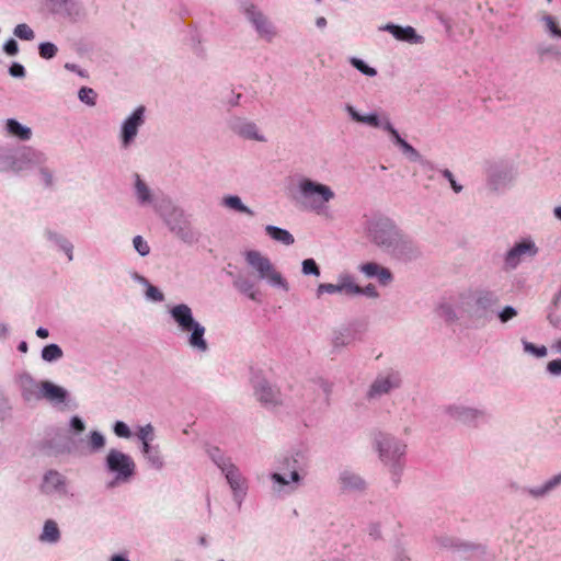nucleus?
<instances>
[{
    "mask_svg": "<svg viewBox=\"0 0 561 561\" xmlns=\"http://www.w3.org/2000/svg\"><path fill=\"white\" fill-rule=\"evenodd\" d=\"M255 394L264 403H276L278 398V391L266 382L256 388Z\"/></svg>",
    "mask_w": 561,
    "mask_h": 561,
    "instance_id": "obj_22",
    "label": "nucleus"
},
{
    "mask_svg": "<svg viewBox=\"0 0 561 561\" xmlns=\"http://www.w3.org/2000/svg\"><path fill=\"white\" fill-rule=\"evenodd\" d=\"M218 467L226 473V478L230 484V486L237 491L241 489V477L238 472V469L226 461H217Z\"/></svg>",
    "mask_w": 561,
    "mask_h": 561,
    "instance_id": "obj_19",
    "label": "nucleus"
},
{
    "mask_svg": "<svg viewBox=\"0 0 561 561\" xmlns=\"http://www.w3.org/2000/svg\"><path fill=\"white\" fill-rule=\"evenodd\" d=\"M36 335L41 339H46L48 337L49 333H48V330L45 329V328H38L36 330Z\"/></svg>",
    "mask_w": 561,
    "mask_h": 561,
    "instance_id": "obj_58",
    "label": "nucleus"
},
{
    "mask_svg": "<svg viewBox=\"0 0 561 561\" xmlns=\"http://www.w3.org/2000/svg\"><path fill=\"white\" fill-rule=\"evenodd\" d=\"M89 444L93 450H98L104 446L105 440H104V437L100 433L92 432L90 439H89Z\"/></svg>",
    "mask_w": 561,
    "mask_h": 561,
    "instance_id": "obj_40",
    "label": "nucleus"
},
{
    "mask_svg": "<svg viewBox=\"0 0 561 561\" xmlns=\"http://www.w3.org/2000/svg\"><path fill=\"white\" fill-rule=\"evenodd\" d=\"M236 286L244 291V293H249V297L254 300L255 299V294L253 291H251L252 289V285L250 283H248L247 280H242V279H238L236 280Z\"/></svg>",
    "mask_w": 561,
    "mask_h": 561,
    "instance_id": "obj_48",
    "label": "nucleus"
},
{
    "mask_svg": "<svg viewBox=\"0 0 561 561\" xmlns=\"http://www.w3.org/2000/svg\"><path fill=\"white\" fill-rule=\"evenodd\" d=\"M133 243H134V248L140 255L145 256L150 252V248H149L147 241H145L142 239V237L136 236L133 240Z\"/></svg>",
    "mask_w": 561,
    "mask_h": 561,
    "instance_id": "obj_37",
    "label": "nucleus"
},
{
    "mask_svg": "<svg viewBox=\"0 0 561 561\" xmlns=\"http://www.w3.org/2000/svg\"><path fill=\"white\" fill-rule=\"evenodd\" d=\"M299 187L304 198L308 201L313 208L322 207L334 197V193L329 186L312 182L308 179L302 180Z\"/></svg>",
    "mask_w": 561,
    "mask_h": 561,
    "instance_id": "obj_5",
    "label": "nucleus"
},
{
    "mask_svg": "<svg viewBox=\"0 0 561 561\" xmlns=\"http://www.w3.org/2000/svg\"><path fill=\"white\" fill-rule=\"evenodd\" d=\"M378 448L380 453V457L382 459L394 458L396 456H401L404 454L405 446L396 443L390 437H385L382 440L378 442Z\"/></svg>",
    "mask_w": 561,
    "mask_h": 561,
    "instance_id": "obj_15",
    "label": "nucleus"
},
{
    "mask_svg": "<svg viewBox=\"0 0 561 561\" xmlns=\"http://www.w3.org/2000/svg\"><path fill=\"white\" fill-rule=\"evenodd\" d=\"M400 379L397 375L391 374L387 377L377 378L371 385L369 396L374 397L377 394L387 393L390 389L399 386Z\"/></svg>",
    "mask_w": 561,
    "mask_h": 561,
    "instance_id": "obj_17",
    "label": "nucleus"
},
{
    "mask_svg": "<svg viewBox=\"0 0 561 561\" xmlns=\"http://www.w3.org/2000/svg\"><path fill=\"white\" fill-rule=\"evenodd\" d=\"M146 295L149 299L154 301H162L163 300V294L154 286L148 285Z\"/></svg>",
    "mask_w": 561,
    "mask_h": 561,
    "instance_id": "obj_46",
    "label": "nucleus"
},
{
    "mask_svg": "<svg viewBox=\"0 0 561 561\" xmlns=\"http://www.w3.org/2000/svg\"><path fill=\"white\" fill-rule=\"evenodd\" d=\"M537 253V248L534 242L531 241H523L520 243H517L513 249L510 250V252L506 255V263L507 265L515 267L520 257L523 255H535Z\"/></svg>",
    "mask_w": 561,
    "mask_h": 561,
    "instance_id": "obj_11",
    "label": "nucleus"
},
{
    "mask_svg": "<svg viewBox=\"0 0 561 561\" xmlns=\"http://www.w3.org/2000/svg\"><path fill=\"white\" fill-rule=\"evenodd\" d=\"M72 430L77 432H82L84 430L83 422L77 416L72 417Z\"/></svg>",
    "mask_w": 561,
    "mask_h": 561,
    "instance_id": "obj_54",
    "label": "nucleus"
},
{
    "mask_svg": "<svg viewBox=\"0 0 561 561\" xmlns=\"http://www.w3.org/2000/svg\"><path fill=\"white\" fill-rule=\"evenodd\" d=\"M302 273L306 275L312 274L316 276L320 275L319 266L313 259H306L302 262Z\"/></svg>",
    "mask_w": 561,
    "mask_h": 561,
    "instance_id": "obj_35",
    "label": "nucleus"
},
{
    "mask_svg": "<svg viewBox=\"0 0 561 561\" xmlns=\"http://www.w3.org/2000/svg\"><path fill=\"white\" fill-rule=\"evenodd\" d=\"M316 23H317V26H319V27H324V26L327 25V20H325L324 18H322V16H321V18H318V19H317V22H316Z\"/></svg>",
    "mask_w": 561,
    "mask_h": 561,
    "instance_id": "obj_60",
    "label": "nucleus"
},
{
    "mask_svg": "<svg viewBox=\"0 0 561 561\" xmlns=\"http://www.w3.org/2000/svg\"><path fill=\"white\" fill-rule=\"evenodd\" d=\"M371 237L375 243L387 248L392 247L400 240V234L390 222L376 225L371 230Z\"/></svg>",
    "mask_w": 561,
    "mask_h": 561,
    "instance_id": "obj_8",
    "label": "nucleus"
},
{
    "mask_svg": "<svg viewBox=\"0 0 561 561\" xmlns=\"http://www.w3.org/2000/svg\"><path fill=\"white\" fill-rule=\"evenodd\" d=\"M9 73L13 78L22 79L25 77V68L19 62H13L9 68Z\"/></svg>",
    "mask_w": 561,
    "mask_h": 561,
    "instance_id": "obj_44",
    "label": "nucleus"
},
{
    "mask_svg": "<svg viewBox=\"0 0 561 561\" xmlns=\"http://www.w3.org/2000/svg\"><path fill=\"white\" fill-rule=\"evenodd\" d=\"M1 131L5 137L20 142H27L33 138V129L16 118H5L1 123Z\"/></svg>",
    "mask_w": 561,
    "mask_h": 561,
    "instance_id": "obj_7",
    "label": "nucleus"
},
{
    "mask_svg": "<svg viewBox=\"0 0 561 561\" xmlns=\"http://www.w3.org/2000/svg\"><path fill=\"white\" fill-rule=\"evenodd\" d=\"M78 96L80 101L85 103L87 105L92 106L95 104L96 93L91 88L80 89Z\"/></svg>",
    "mask_w": 561,
    "mask_h": 561,
    "instance_id": "obj_33",
    "label": "nucleus"
},
{
    "mask_svg": "<svg viewBox=\"0 0 561 561\" xmlns=\"http://www.w3.org/2000/svg\"><path fill=\"white\" fill-rule=\"evenodd\" d=\"M559 352H561V340H559L556 344Z\"/></svg>",
    "mask_w": 561,
    "mask_h": 561,
    "instance_id": "obj_63",
    "label": "nucleus"
},
{
    "mask_svg": "<svg viewBox=\"0 0 561 561\" xmlns=\"http://www.w3.org/2000/svg\"><path fill=\"white\" fill-rule=\"evenodd\" d=\"M137 436L140 440H152L153 439V426L147 424L139 428Z\"/></svg>",
    "mask_w": 561,
    "mask_h": 561,
    "instance_id": "obj_41",
    "label": "nucleus"
},
{
    "mask_svg": "<svg viewBox=\"0 0 561 561\" xmlns=\"http://www.w3.org/2000/svg\"><path fill=\"white\" fill-rule=\"evenodd\" d=\"M553 213H554V216H556L558 219H560V220H561V206L556 207V208H554V210H553Z\"/></svg>",
    "mask_w": 561,
    "mask_h": 561,
    "instance_id": "obj_61",
    "label": "nucleus"
},
{
    "mask_svg": "<svg viewBox=\"0 0 561 561\" xmlns=\"http://www.w3.org/2000/svg\"><path fill=\"white\" fill-rule=\"evenodd\" d=\"M65 477L55 470H49L44 476L42 491L46 494L58 493L65 489Z\"/></svg>",
    "mask_w": 561,
    "mask_h": 561,
    "instance_id": "obj_12",
    "label": "nucleus"
},
{
    "mask_svg": "<svg viewBox=\"0 0 561 561\" xmlns=\"http://www.w3.org/2000/svg\"><path fill=\"white\" fill-rule=\"evenodd\" d=\"M64 353L57 344L46 345L42 351V358L47 363H53L62 357Z\"/></svg>",
    "mask_w": 561,
    "mask_h": 561,
    "instance_id": "obj_26",
    "label": "nucleus"
},
{
    "mask_svg": "<svg viewBox=\"0 0 561 561\" xmlns=\"http://www.w3.org/2000/svg\"><path fill=\"white\" fill-rule=\"evenodd\" d=\"M13 34L23 41H32L35 37L34 31L25 23L18 24L14 27Z\"/></svg>",
    "mask_w": 561,
    "mask_h": 561,
    "instance_id": "obj_31",
    "label": "nucleus"
},
{
    "mask_svg": "<svg viewBox=\"0 0 561 561\" xmlns=\"http://www.w3.org/2000/svg\"><path fill=\"white\" fill-rule=\"evenodd\" d=\"M110 471L117 473V479L128 480L135 472V462L128 455L111 449L106 457Z\"/></svg>",
    "mask_w": 561,
    "mask_h": 561,
    "instance_id": "obj_6",
    "label": "nucleus"
},
{
    "mask_svg": "<svg viewBox=\"0 0 561 561\" xmlns=\"http://www.w3.org/2000/svg\"><path fill=\"white\" fill-rule=\"evenodd\" d=\"M10 328L7 323L0 321V339H5L9 335Z\"/></svg>",
    "mask_w": 561,
    "mask_h": 561,
    "instance_id": "obj_55",
    "label": "nucleus"
},
{
    "mask_svg": "<svg viewBox=\"0 0 561 561\" xmlns=\"http://www.w3.org/2000/svg\"><path fill=\"white\" fill-rule=\"evenodd\" d=\"M342 290H346L350 294H359L362 289L354 285L348 277H345L340 284H320L317 289L318 296L327 294H335Z\"/></svg>",
    "mask_w": 561,
    "mask_h": 561,
    "instance_id": "obj_13",
    "label": "nucleus"
},
{
    "mask_svg": "<svg viewBox=\"0 0 561 561\" xmlns=\"http://www.w3.org/2000/svg\"><path fill=\"white\" fill-rule=\"evenodd\" d=\"M238 133L247 138L255 139V140H264L263 137L259 136L256 133V126L253 123H243L238 126Z\"/></svg>",
    "mask_w": 561,
    "mask_h": 561,
    "instance_id": "obj_27",
    "label": "nucleus"
},
{
    "mask_svg": "<svg viewBox=\"0 0 561 561\" xmlns=\"http://www.w3.org/2000/svg\"><path fill=\"white\" fill-rule=\"evenodd\" d=\"M22 397L27 402L46 400L54 407H61L66 403L68 391L49 380H35L30 375L21 377Z\"/></svg>",
    "mask_w": 561,
    "mask_h": 561,
    "instance_id": "obj_1",
    "label": "nucleus"
},
{
    "mask_svg": "<svg viewBox=\"0 0 561 561\" xmlns=\"http://www.w3.org/2000/svg\"><path fill=\"white\" fill-rule=\"evenodd\" d=\"M245 261L262 279H266L271 285L278 286L288 290V284L273 266L270 259L256 250L245 252Z\"/></svg>",
    "mask_w": 561,
    "mask_h": 561,
    "instance_id": "obj_4",
    "label": "nucleus"
},
{
    "mask_svg": "<svg viewBox=\"0 0 561 561\" xmlns=\"http://www.w3.org/2000/svg\"><path fill=\"white\" fill-rule=\"evenodd\" d=\"M222 204L228 207V208H231L236 211H239V213H244V214H248L250 216L253 215V211L248 208L247 206H244L240 199V197L238 196H233V195H230V196H226L222 201Z\"/></svg>",
    "mask_w": 561,
    "mask_h": 561,
    "instance_id": "obj_24",
    "label": "nucleus"
},
{
    "mask_svg": "<svg viewBox=\"0 0 561 561\" xmlns=\"http://www.w3.org/2000/svg\"><path fill=\"white\" fill-rule=\"evenodd\" d=\"M377 276L379 278V282L383 285L388 284L392 278L390 271L382 266H380Z\"/></svg>",
    "mask_w": 561,
    "mask_h": 561,
    "instance_id": "obj_49",
    "label": "nucleus"
},
{
    "mask_svg": "<svg viewBox=\"0 0 561 561\" xmlns=\"http://www.w3.org/2000/svg\"><path fill=\"white\" fill-rule=\"evenodd\" d=\"M171 316L182 332H191L190 345L205 352L207 350V343L204 340L205 328L194 320L191 308L184 304L176 305L171 309Z\"/></svg>",
    "mask_w": 561,
    "mask_h": 561,
    "instance_id": "obj_3",
    "label": "nucleus"
},
{
    "mask_svg": "<svg viewBox=\"0 0 561 561\" xmlns=\"http://www.w3.org/2000/svg\"><path fill=\"white\" fill-rule=\"evenodd\" d=\"M3 50L9 56H15L19 53V46L15 39L11 38L8 42H5L3 46Z\"/></svg>",
    "mask_w": 561,
    "mask_h": 561,
    "instance_id": "obj_47",
    "label": "nucleus"
},
{
    "mask_svg": "<svg viewBox=\"0 0 561 561\" xmlns=\"http://www.w3.org/2000/svg\"><path fill=\"white\" fill-rule=\"evenodd\" d=\"M114 433L118 437L128 438L130 436V430L124 422H116L114 425Z\"/></svg>",
    "mask_w": 561,
    "mask_h": 561,
    "instance_id": "obj_42",
    "label": "nucleus"
},
{
    "mask_svg": "<svg viewBox=\"0 0 561 561\" xmlns=\"http://www.w3.org/2000/svg\"><path fill=\"white\" fill-rule=\"evenodd\" d=\"M148 461L156 467L157 469H160L163 466L162 456L160 454L159 447L154 446L150 454L145 455Z\"/></svg>",
    "mask_w": 561,
    "mask_h": 561,
    "instance_id": "obj_34",
    "label": "nucleus"
},
{
    "mask_svg": "<svg viewBox=\"0 0 561 561\" xmlns=\"http://www.w3.org/2000/svg\"><path fill=\"white\" fill-rule=\"evenodd\" d=\"M499 301L497 297L492 291H480L478 294L476 304L479 308L485 310L496 305Z\"/></svg>",
    "mask_w": 561,
    "mask_h": 561,
    "instance_id": "obj_25",
    "label": "nucleus"
},
{
    "mask_svg": "<svg viewBox=\"0 0 561 561\" xmlns=\"http://www.w3.org/2000/svg\"><path fill=\"white\" fill-rule=\"evenodd\" d=\"M272 479L280 484H288V481L279 473H273Z\"/></svg>",
    "mask_w": 561,
    "mask_h": 561,
    "instance_id": "obj_57",
    "label": "nucleus"
},
{
    "mask_svg": "<svg viewBox=\"0 0 561 561\" xmlns=\"http://www.w3.org/2000/svg\"><path fill=\"white\" fill-rule=\"evenodd\" d=\"M61 530L56 520L48 518L44 522L37 536V541L43 546L54 547L61 540Z\"/></svg>",
    "mask_w": 561,
    "mask_h": 561,
    "instance_id": "obj_9",
    "label": "nucleus"
},
{
    "mask_svg": "<svg viewBox=\"0 0 561 561\" xmlns=\"http://www.w3.org/2000/svg\"><path fill=\"white\" fill-rule=\"evenodd\" d=\"M70 442L69 430L67 427L57 428L50 432L48 445L54 453H60L68 448Z\"/></svg>",
    "mask_w": 561,
    "mask_h": 561,
    "instance_id": "obj_14",
    "label": "nucleus"
},
{
    "mask_svg": "<svg viewBox=\"0 0 561 561\" xmlns=\"http://www.w3.org/2000/svg\"><path fill=\"white\" fill-rule=\"evenodd\" d=\"M561 477H556L553 478L552 480H550L549 482L546 483V485L541 489V490H531L530 493L535 496H539V495H542L545 494L547 491L551 490L553 486H556L559 481H560Z\"/></svg>",
    "mask_w": 561,
    "mask_h": 561,
    "instance_id": "obj_45",
    "label": "nucleus"
},
{
    "mask_svg": "<svg viewBox=\"0 0 561 561\" xmlns=\"http://www.w3.org/2000/svg\"><path fill=\"white\" fill-rule=\"evenodd\" d=\"M265 231L273 240L283 244L290 245L295 242L293 234L285 229L268 225L265 227Z\"/></svg>",
    "mask_w": 561,
    "mask_h": 561,
    "instance_id": "obj_21",
    "label": "nucleus"
},
{
    "mask_svg": "<svg viewBox=\"0 0 561 561\" xmlns=\"http://www.w3.org/2000/svg\"><path fill=\"white\" fill-rule=\"evenodd\" d=\"M144 112L145 108L139 106L131 116L125 121L122 129L123 144L125 147L134 139L137 135L138 127L144 123Z\"/></svg>",
    "mask_w": 561,
    "mask_h": 561,
    "instance_id": "obj_10",
    "label": "nucleus"
},
{
    "mask_svg": "<svg viewBox=\"0 0 561 561\" xmlns=\"http://www.w3.org/2000/svg\"><path fill=\"white\" fill-rule=\"evenodd\" d=\"M516 316V310L513 307H505L503 311L500 313V319L502 322H506Z\"/></svg>",
    "mask_w": 561,
    "mask_h": 561,
    "instance_id": "obj_50",
    "label": "nucleus"
},
{
    "mask_svg": "<svg viewBox=\"0 0 561 561\" xmlns=\"http://www.w3.org/2000/svg\"><path fill=\"white\" fill-rule=\"evenodd\" d=\"M45 236L51 247L62 251L70 257V249L67 245V238L65 236L59 233L56 229H47Z\"/></svg>",
    "mask_w": 561,
    "mask_h": 561,
    "instance_id": "obj_20",
    "label": "nucleus"
},
{
    "mask_svg": "<svg viewBox=\"0 0 561 561\" xmlns=\"http://www.w3.org/2000/svg\"><path fill=\"white\" fill-rule=\"evenodd\" d=\"M556 36L561 37V30H559V32H557Z\"/></svg>",
    "mask_w": 561,
    "mask_h": 561,
    "instance_id": "obj_64",
    "label": "nucleus"
},
{
    "mask_svg": "<svg viewBox=\"0 0 561 561\" xmlns=\"http://www.w3.org/2000/svg\"><path fill=\"white\" fill-rule=\"evenodd\" d=\"M18 350L21 352V353H26L27 350H28V346H27V343L22 341L19 346H18Z\"/></svg>",
    "mask_w": 561,
    "mask_h": 561,
    "instance_id": "obj_59",
    "label": "nucleus"
},
{
    "mask_svg": "<svg viewBox=\"0 0 561 561\" xmlns=\"http://www.w3.org/2000/svg\"><path fill=\"white\" fill-rule=\"evenodd\" d=\"M150 442L151 440H141V443H142V454L144 455L150 454L152 448H154V446L150 445Z\"/></svg>",
    "mask_w": 561,
    "mask_h": 561,
    "instance_id": "obj_56",
    "label": "nucleus"
},
{
    "mask_svg": "<svg viewBox=\"0 0 561 561\" xmlns=\"http://www.w3.org/2000/svg\"><path fill=\"white\" fill-rule=\"evenodd\" d=\"M524 350L528 353L534 354L537 357H543L547 355L546 346H536L530 342H524Z\"/></svg>",
    "mask_w": 561,
    "mask_h": 561,
    "instance_id": "obj_38",
    "label": "nucleus"
},
{
    "mask_svg": "<svg viewBox=\"0 0 561 561\" xmlns=\"http://www.w3.org/2000/svg\"><path fill=\"white\" fill-rule=\"evenodd\" d=\"M548 370L553 375L561 374V360L554 359V360L549 362Z\"/></svg>",
    "mask_w": 561,
    "mask_h": 561,
    "instance_id": "obj_52",
    "label": "nucleus"
},
{
    "mask_svg": "<svg viewBox=\"0 0 561 561\" xmlns=\"http://www.w3.org/2000/svg\"><path fill=\"white\" fill-rule=\"evenodd\" d=\"M443 175L446 179H448V181L450 182L451 187L454 188V191L456 193H459L461 191L462 187L456 183V181L454 180L453 173L449 170H447V169L444 170L443 171Z\"/></svg>",
    "mask_w": 561,
    "mask_h": 561,
    "instance_id": "obj_51",
    "label": "nucleus"
},
{
    "mask_svg": "<svg viewBox=\"0 0 561 561\" xmlns=\"http://www.w3.org/2000/svg\"><path fill=\"white\" fill-rule=\"evenodd\" d=\"M382 127L391 134V136L393 137L394 141L404 150V152L416 154L415 149L410 144H408L404 139H402L400 137V135L392 127L390 122H388V121L385 122L382 124Z\"/></svg>",
    "mask_w": 561,
    "mask_h": 561,
    "instance_id": "obj_23",
    "label": "nucleus"
},
{
    "mask_svg": "<svg viewBox=\"0 0 561 561\" xmlns=\"http://www.w3.org/2000/svg\"><path fill=\"white\" fill-rule=\"evenodd\" d=\"M352 65H353L356 69H358L360 72H363V73H365V75H367V76L373 77V76H375V75L377 73V72H376V70H375L374 68H371V67L367 66V65H366L363 60H360V59H356V58L352 59Z\"/></svg>",
    "mask_w": 561,
    "mask_h": 561,
    "instance_id": "obj_39",
    "label": "nucleus"
},
{
    "mask_svg": "<svg viewBox=\"0 0 561 561\" xmlns=\"http://www.w3.org/2000/svg\"><path fill=\"white\" fill-rule=\"evenodd\" d=\"M380 270V265L376 264V263H373V262H369V263H366V264H363L360 266V271L369 276V277H373V276H377L378 274V271Z\"/></svg>",
    "mask_w": 561,
    "mask_h": 561,
    "instance_id": "obj_43",
    "label": "nucleus"
},
{
    "mask_svg": "<svg viewBox=\"0 0 561 561\" xmlns=\"http://www.w3.org/2000/svg\"><path fill=\"white\" fill-rule=\"evenodd\" d=\"M58 48L50 42L41 43L38 46L39 56L44 59H51L57 55Z\"/></svg>",
    "mask_w": 561,
    "mask_h": 561,
    "instance_id": "obj_32",
    "label": "nucleus"
},
{
    "mask_svg": "<svg viewBox=\"0 0 561 561\" xmlns=\"http://www.w3.org/2000/svg\"><path fill=\"white\" fill-rule=\"evenodd\" d=\"M43 160L41 163H30L27 167V171L36 170L41 175L42 180L46 184H50L53 182L54 170L49 164V159L45 152L42 151Z\"/></svg>",
    "mask_w": 561,
    "mask_h": 561,
    "instance_id": "obj_18",
    "label": "nucleus"
},
{
    "mask_svg": "<svg viewBox=\"0 0 561 561\" xmlns=\"http://www.w3.org/2000/svg\"><path fill=\"white\" fill-rule=\"evenodd\" d=\"M290 479H291L293 481H298V480H299V474H298V472H297V471H293V472L290 473Z\"/></svg>",
    "mask_w": 561,
    "mask_h": 561,
    "instance_id": "obj_62",
    "label": "nucleus"
},
{
    "mask_svg": "<svg viewBox=\"0 0 561 561\" xmlns=\"http://www.w3.org/2000/svg\"><path fill=\"white\" fill-rule=\"evenodd\" d=\"M342 483L345 489H363L364 488V481L352 473H344L341 478Z\"/></svg>",
    "mask_w": 561,
    "mask_h": 561,
    "instance_id": "obj_30",
    "label": "nucleus"
},
{
    "mask_svg": "<svg viewBox=\"0 0 561 561\" xmlns=\"http://www.w3.org/2000/svg\"><path fill=\"white\" fill-rule=\"evenodd\" d=\"M252 21L260 33L265 35L272 34V26L262 13L253 14Z\"/></svg>",
    "mask_w": 561,
    "mask_h": 561,
    "instance_id": "obj_28",
    "label": "nucleus"
},
{
    "mask_svg": "<svg viewBox=\"0 0 561 561\" xmlns=\"http://www.w3.org/2000/svg\"><path fill=\"white\" fill-rule=\"evenodd\" d=\"M386 30L389 31L397 39L407 41L412 43H422L423 37L417 35L412 26H399L394 24H388Z\"/></svg>",
    "mask_w": 561,
    "mask_h": 561,
    "instance_id": "obj_16",
    "label": "nucleus"
},
{
    "mask_svg": "<svg viewBox=\"0 0 561 561\" xmlns=\"http://www.w3.org/2000/svg\"><path fill=\"white\" fill-rule=\"evenodd\" d=\"M42 151L12 144L0 145V173H22L30 163H41Z\"/></svg>",
    "mask_w": 561,
    "mask_h": 561,
    "instance_id": "obj_2",
    "label": "nucleus"
},
{
    "mask_svg": "<svg viewBox=\"0 0 561 561\" xmlns=\"http://www.w3.org/2000/svg\"><path fill=\"white\" fill-rule=\"evenodd\" d=\"M351 115L353 119L359 123H365L374 127H379L380 122L377 115L369 114V115H360L357 112H355L352 107H350Z\"/></svg>",
    "mask_w": 561,
    "mask_h": 561,
    "instance_id": "obj_29",
    "label": "nucleus"
},
{
    "mask_svg": "<svg viewBox=\"0 0 561 561\" xmlns=\"http://www.w3.org/2000/svg\"><path fill=\"white\" fill-rule=\"evenodd\" d=\"M546 23H547V26L549 28V31L553 34V35H557V32H559V27H558V24L557 22L554 21L553 18L551 16H547L546 18Z\"/></svg>",
    "mask_w": 561,
    "mask_h": 561,
    "instance_id": "obj_53",
    "label": "nucleus"
},
{
    "mask_svg": "<svg viewBox=\"0 0 561 561\" xmlns=\"http://www.w3.org/2000/svg\"><path fill=\"white\" fill-rule=\"evenodd\" d=\"M136 192H137L138 198L141 202H148L150 199V191L147 187V185L139 178H137V182H136Z\"/></svg>",
    "mask_w": 561,
    "mask_h": 561,
    "instance_id": "obj_36",
    "label": "nucleus"
}]
</instances>
